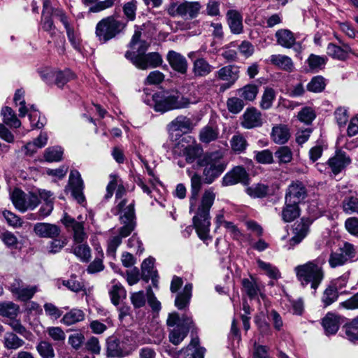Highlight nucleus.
Here are the masks:
<instances>
[{
	"label": "nucleus",
	"instance_id": "1",
	"mask_svg": "<svg viewBox=\"0 0 358 358\" xmlns=\"http://www.w3.org/2000/svg\"><path fill=\"white\" fill-rule=\"evenodd\" d=\"M126 203L127 201L124 199L117 205L118 211L121 213L120 222L123 226L120 228L118 235L112 236L108 241L106 253L113 258L115 257L116 250L122 243V239L129 236L136 227L134 204L130 203L124 208Z\"/></svg>",
	"mask_w": 358,
	"mask_h": 358
},
{
	"label": "nucleus",
	"instance_id": "2",
	"mask_svg": "<svg viewBox=\"0 0 358 358\" xmlns=\"http://www.w3.org/2000/svg\"><path fill=\"white\" fill-rule=\"evenodd\" d=\"M324 258L318 257L294 268L296 278L303 287L310 285L316 292L324 278Z\"/></svg>",
	"mask_w": 358,
	"mask_h": 358
},
{
	"label": "nucleus",
	"instance_id": "3",
	"mask_svg": "<svg viewBox=\"0 0 358 358\" xmlns=\"http://www.w3.org/2000/svg\"><path fill=\"white\" fill-rule=\"evenodd\" d=\"M215 199V194L210 189L204 192L201 203L198 208L197 214L193 217V223L199 238L206 240L210 231V210Z\"/></svg>",
	"mask_w": 358,
	"mask_h": 358
},
{
	"label": "nucleus",
	"instance_id": "4",
	"mask_svg": "<svg viewBox=\"0 0 358 358\" xmlns=\"http://www.w3.org/2000/svg\"><path fill=\"white\" fill-rule=\"evenodd\" d=\"M198 165L203 167V176L206 184H211L225 170L227 162L221 152L215 151L205 153L198 161Z\"/></svg>",
	"mask_w": 358,
	"mask_h": 358
},
{
	"label": "nucleus",
	"instance_id": "5",
	"mask_svg": "<svg viewBox=\"0 0 358 358\" xmlns=\"http://www.w3.org/2000/svg\"><path fill=\"white\" fill-rule=\"evenodd\" d=\"M152 100L155 110L161 113L185 108L190 104L189 99L178 91L155 93Z\"/></svg>",
	"mask_w": 358,
	"mask_h": 358
},
{
	"label": "nucleus",
	"instance_id": "6",
	"mask_svg": "<svg viewBox=\"0 0 358 358\" xmlns=\"http://www.w3.org/2000/svg\"><path fill=\"white\" fill-rule=\"evenodd\" d=\"M127 22L114 15L101 20L96 25L95 36L100 43L104 44L124 31Z\"/></svg>",
	"mask_w": 358,
	"mask_h": 358
},
{
	"label": "nucleus",
	"instance_id": "7",
	"mask_svg": "<svg viewBox=\"0 0 358 358\" xmlns=\"http://www.w3.org/2000/svg\"><path fill=\"white\" fill-rule=\"evenodd\" d=\"M167 326L170 328L169 341L175 345L180 344L187 336L189 329L193 327L194 322L191 316L185 314L181 317L178 313H170L166 320Z\"/></svg>",
	"mask_w": 358,
	"mask_h": 358
},
{
	"label": "nucleus",
	"instance_id": "8",
	"mask_svg": "<svg viewBox=\"0 0 358 358\" xmlns=\"http://www.w3.org/2000/svg\"><path fill=\"white\" fill-rule=\"evenodd\" d=\"M190 140H192L191 136L184 137L174 148V153L184 157L188 164H192L196 160L198 162L203 155V150L201 145L194 139L191 143H188Z\"/></svg>",
	"mask_w": 358,
	"mask_h": 358
},
{
	"label": "nucleus",
	"instance_id": "9",
	"mask_svg": "<svg viewBox=\"0 0 358 358\" xmlns=\"http://www.w3.org/2000/svg\"><path fill=\"white\" fill-rule=\"evenodd\" d=\"M202 9V5L199 1H184L180 3H171L168 8V13L171 16H180L185 20L196 18Z\"/></svg>",
	"mask_w": 358,
	"mask_h": 358
},
{
	"label": "nucleus",
	"instance_id": "10",
	"mask_svg": "<svg viewBox=\"0 0 358 358\" xmlns=\"http://www.w3.org/2000/svg\"><path fill=\"white\" fill-rule=\"evenodd\" d=\"M10 199L15 207L21 212L34 210L40 203L38 194L33 192L25 194L21 189L15 188L10 194Z\"/></svg>",
	"mask_w": 358,
	"mask_h": 358
},
{
	"label": "nucleus",
	"instance_id": "11",
	"mask_svg": "<svg viewBox=\"0 0 358 358\" xmlns=\"http://www.w3.org/2000/svg\"><path fill=\"white\" fill-rule=\"evenodd\" d=\"M62 223L73 234L74 243H82L87 238V234L85 231L84 221H77L75 218L65 215L62 219Z\"/></svg>",
	"mask_w": 358,
	"mask_h": 358
},
{
	"label": "nucleus",
	"instance_id": "12",
	"mask_svg": "<svg viewBox=\"0 0 358 358\" xmlns=\"http://www.w3.org/2000/svg\"><path fill=\"white\" fill-rule=\"evenodd\" d=\"M346 285L345 278H338L331 283L324 290L321 301L324 307H327L337 301L338 298V289L344 287Z\"/></svg>",
	"mask_w": 358,
	"mask_h": 358
},
{
	"label": "nucleus",
	"instance_id": "13",
	"mask_svg": "<svg viewBox=\"0 0 358 358\" xmlns=\"http://www.w3.org/2000/svg\"><path fill=\"white\" fill-rule=\"evenodd\" d=\"M307 196L306 186L300 181L292 182L287 187L285 201L288 203L299 204Z\"/></svg>",
	"mask_w": 358,
	"mask_h": 358
},
{
	"label": "nucleus",
	"instance_id": "14",
	"mask_svg": "<svg viewBox=\"0 0 358 358\" xmlns=\"http://www.w3.org/2000/svg\"><path fill=\"white\" fill-rule=\"evenodd\" d=\"M249 175L245 169L238 166L227 173L222 178V184L224 186L234 185L237 183L248 185L249 183Z\"/></svg>",
	"mask_w": 358,
	"mask_h": 358
},
{
	"label": "nucleus",
	"instance_id": "15",
	"mask_svg": "<svg viewBox=\"0 0 358 358\" xmlns=\"http://www.w3.org/2000/svg\"><path fill=\"white\" fill-rule=\"evenodd\" d=\"M215 76L221 80L227 81L220 89L222 91L231 87L239 78V68L235 65L225 66L215 73Z\"/></svg>",
	"mask_w": 358,
	"mask_h": 358
},
{
	"label": "nucleus",
	"instance_id": "16",
	"mask_svg": "<svg viewBox=\"0 0 358 358\" xmlns=\"http://www.w3.org/2000/svg\"><path fill=\"white\" fill-rule=\"evenodd\" d=\"M130 350L125 343L115 336H110L106 340V356L121 358L129 355Z\"/></svg>",
	"mask_w": 358,
	"mask_h": 358
},
{
	"label": "nucleus",
	"instance_id": "17",
	"mask_svg": "<svg viewBox=\"0 0 358 358\" xmlns=\"http://www.w3.org/2000/svg\"><path fill=\"white\" fill-rule=\"evenodd\" d=\"M163 62L162 56L158 52H150L143 57H133L132 64L139 69L145 70L148 68H156Z\"/></svg>",
	"mask_w": 358,
	"mask_h": 358
},
{
	"label": "nucleus",
	"instance_id": "18",
	"mask_svg": "<svg viewBox=\"0 0 358 358\" xmlns=\"http://www.w3.org/2000/svg\"><path fill=\"white\" fill-rule=\"evenodd\" d=\"M241 120V127L247 129L259 127L263 124L262 113L255 107L246 108Z\"/></svg>",
	"mask_w": 358,
	"mask_h": 358
},
{
	"label": "nucleus",
	"instance_id": "19",
	"mask_svg": "<svg viewBox=\"0 0 358 358\" xmlns=\"http://www.w3.org/2000/svg\"><path fill=\"white\" fill-rule=\"evenodd\" d=\"M69 185L71 189V195L80 204H83L85 201V196L83 192V182L81 179L80 173L76 170H72L69 175Z\"/></svg>",
	"mask_w": 358,
	"mask_h": 358
},
{
	"label": "nucleus",
	"instance_id": "20",
	"mask_svg": "<svg viewBox=\"0 0 358 358\" xmlns=\"http://www.w3.org/2000/svg\"><path fill=\"white\" fill-rule=\"evenodd\" d=\"M350 163L351 159L350 157L346 155L345 152L337 150L335 155L329 159L327 164L331 171L334 175H337Z\"/></svg>",
	"mask_w": 358,
	"mask_h": 358
},
{
	"label": "nucleus",
	"instance_id": "21",
	"mask_svg": "<svg viewBox=\"0 0 358 358\" xmlns=\"http://www.w3.org/2000/svg\"><path fill=\"white\" fill-rule=\"evenodd\" d=\"M34 233L41 238H55L61 233V229L55 224L38 222L34 226Z\"/></svg>",
	"mask_w": 358,
	"mask_h": 358
},
{
	"label": "nucleus",
	"instance_id": "22",
	"mask_svg": "<svg viewBox=\"0 0 358 358\" xmlns=\"http://www.w3.org/2000/svg\"><path fill=\"white\" fill-rule=\"evenodd\" d=\"M166 60L174 71L181 74L187 73L188 63L186 58L180 53L174 50H169L166 55Z\"/></svg>",
	"mask_w": 358,
	"mask_h": 358
},
{
	"label": "nucleus",
	"instance_id": "23",
	"mask_svg": "<svg viewBox=\"0 0 358 358\" xmlns=\"http://www.w3.org/2000/svg\"><path fill=\"white\" fill-rule=\"evenodd\" d=\"M277 43L285 48H294L297 50L295 46L297 45L299 49L301 48L299 43L296 41V37L293 32L287 29H281L278 30L275 34Z\"/></svg>",
	"mask_w": 358,
	"mask_h": 358
},
{
	"label": "nucleus",
	"instance_id": "24",
	"mask_svg": "<svg viewBox=\"0 0 358 358\" xmlns=\"http://www.w3.org/2000/svg\"><path fill=\"white\" fill-rule=\"evenodd\" d=\"M52 7L49 0H44L41 26L51 36L55 34V26L52 19Z\"/></svg>",
	"mask_w": 358,
	"mask_h": 358
},
{
	"label": "nucleus",
	"instance_id": "25",
	"mask_svg": "<svg viewBox=\"0 0 358 358\" xmlns=\"http://www.w3.org/2000/svg\"><path fill=\"white\" fill-rule=\"evenodd\" d=\"M311 222L308 220L301 219V222L296 223L293 229L294 236L289 241V249H292L298 245L307 236L309 232V227Z\"/></svg>",
	"mask_w": 358,
	"mask_h": 358
},
{
	"label": "nucleus",
	"instance_id": "26",
	"mask_svg": "<svg viewBox=\"0 0 358 358\" xmlns=\"http://www.w3.org/2000/svg\"><path fill=\"white\" fill-rule=\"evenodd\" d=\"M226 19L232 34H240L243 31V16L238 10L234 9L227 10Z\"/></svg>",
	"mask_w": 358,
	"mask_h": 358
},
{
	"label": "nucleus",
	"instance_id": "27",
	"mask_svg": "<svg viewBox=\"0 0 358 358\" xmlns=\"http://www.w3.org/2000/svg\"><path fill=\"white\" fill-rule=\"evenodd\" d=\"M327 53L331 57L345 61L349 57V54L353 53L350 46L347 43H342V46L336 45L334 43H329L327 48Z\"/></svg>",
	"mask_w": 358,
	"mask_h": 358
},
{
	"label": "nucleus",
	"instance_id": "28",
	"mask_svg": "<svg viewBox=\"0 0 358 358\" xmlns=\"http://www.w3.org/2000/svg\"><path fill=\"white\" fill-rule=\"evenodd\" d=\"M270 63L278 69L291 73L294 70V64L289 56L278 54L272 55L269 57Z\"/></svg>",
	"mask_w": 358,
	"mask_h": 358
},
{
	"label": "nucleus",
	"instance_id": "29",
	"mask_svg": "<svg viewBox=\"0 0 358 358\" xmlns=\"http://www.w3.org/2000/svg\"><path fill=\"white\" fill-rule=\"evenodd\" d=\"M47 77L54 79V83L59 88L63 87L68 82L75 78V74L69 69L64 71H51Z\"/></svg>",
	"mask_w": 358,
	"mask_h": 358
},
{
	"label": "nucleus",
	"instance_id": "30",
	"mask_svg": "<svg viewBox=\"0 0 358 358\" xmlns=\"http://www.w3.org/2000/svg\"><path fill=\"white\" fill-rule=\"evenodd\" d=\"M187 173L190 177L191 180V196L189 198V203L190 207L192 208L195 206L196 200L201 188L202 178L199 173H194L190 169L187 170Z\"/></svg>",
	"mask_w": 358,
	"mask_h": 358
},
{
	"label": "nucleus",
	"instance_id": "31",
	"mask_svg": "<svg viewBox=\"0 0 358 358\" xmlns=\"http://www.w3.org/2000/svg\"><path fill=\"white\" fill-rule=\"evenodd\" d=\"M213 70V66L204 58H198L193 62L192 71L195 78L206 77Z\"/></svg>",
	"mask_w": 358,
	"mask_h": 358
},
{
	"label": "nucleus",
	"instance_id": "32",
	"mask_svg": "<svg viewBox=\"0 0 358 358\" xmlns=\"http://www.w3.org/2000/svg\"><path fill=\"white\" fill-rule=\"evenodd\" d=\"M271 136L275 143L284 144L290 137L289 129L287 125L277 124L273 127Z\"/></svg>",
	"mask_w": 358,
	"mask_h": 358
},
{
	"label": "nucleus",
	"instance_id": "33",
	"mask_svg": "<svg viewBox=\"0 0 358 358\" xmlns=\"http://www.w3.org/2000/svg\"><path fill=\"white\" fill-rule=\"evenodd\" d=\"M322 325L326 334H335L339 328V317L334 313H328L323 318Z\"/></svg>",
	"mask_w": 358,
	"mask_h": 358
},
{
	"label": "nucleus",
	"instance_id": "34",
	"mask_svg": "<svg viewBox=\"0 0 358 358\" xmlns=\"http://www.w3.org/2000/svg\"><path fill=\"white\" fill-rule=\"evenodd\" d=\"M192 285L187 283L185 285L182 291L178 293L175 299V306L180 310L188 306L192 297Z\"/></svg>",
	"mask_w": 358,
	"mask_h": 358
},
{
	"label": "nucleus",
	"instance_id": "35",
	"mask_svg": "<svg viewBox=\"0 0 358 358\" xmlns=\"http://www.w3.org/2000/svg\"><path fill=\"white\" fill-rule=\"evenodd\" d=\"M109 295L113 305L117 306L122 299L127 296V292L124 287L115 280L112 281L111 288L109 289Z\"/></svg>",
	"mask_w": 358,
	"mask_h": 358
},
{
	"label": "nucleus",
	"instance_id": "36",
	"mask_svg": "<svg viewBox=\"0 0 358 358\" xmlns=\"http://www.w3.org/2000/svg\"><path fill=\"white\" fill-rule=\"evenodd\" d=\"M218 137V128L210 125H206L201 128L199 134V141L205 144H208L216 141Z\"/></svg>",
	"mask_w": 358,
	"mask_h": 358
},
{
	"label": "nucleus",
	"instance_id": "37",
	"mask_svg": "<svg viewBox=\"0 0 358 358\" xmlns=\"http://www.w3.org/2000/svg\"><path fill=\"white\" fill-rule=\"evenodd\" d=\"M110 180L109 183L108 184L106 187V194L105 195V198L106 199H110L113 194L115 189L117 187L116 193H115V197L117 199H120L122 197V196L125 193V188L123 186L122 184L118 185V180L117 176L115 175H110Z\"/></svg>",
	"mask_w": 358,
	"mask_h": 358
},
{
	"label": "nucleus",
	"instance_id": "38",
	"mask_svg": "<svg viewBox=\"0 0 358 358\" xmlns=\"http://www.w3.org/2000/svg\"><path fill=\"white\" fill-rule=\"evenodd\" d=\"M259 92V87L255 84H248L239 88L236 91V94L239 96L243 101H253Z\"/></svg>",
	"mask_w": 358,
	"mask_h": 358
},
{
	"label": "nucleus",
	"instance_id": "39",
	"mask_svg": "<svg viewBox=\"0 0 358 358\" xmlns=\"http://www.w3.org/2000/svg\"><path fill=\"white\" fill-rule=\"evenodd\" d=\"M3 123L11 128H19L21 126L20 120L17 117L14 110L8 106H5L1 109Z\"/></svg>",
	"mask_w": 358,
	"mask_h": 358
},
{
	"label": "nucleus",
	"instance_id": "40",
	"mask_svg": "<svg viewBox=\"0 0 358 358\" xmlns=\"http://www.w3.org/2000/svg\"><path fill=\"white\" fill-rule=\"evenodd\" d=\"M299 204L288 203L285 201L282 211V219L285 222H291L299 216Z\"/></svg>",
	"mask_w": 358,
	"mask_h": 358
},
{
	"label": "nucleus",
	"instance_id": "41",
	"mask_svg": "<svg viewBox=\"0 0 358 358\" xmlns=\"http://www.w3.org/2000/svg\"><path fill=\"white\" fill-rule=\"evenodd\" d=\"M3 343L5 348L13 350L19 349L24 344V341L13 332L5 334Z\"/></svg>",
	"mask_w": 358,
	"mask_h": 358
},
{
	"label": "nucleus",
	"instance_id": "42",
	"mask_svg": "<svg viewBox=\"0 0 358 358\" xmlns=\"http://www.w3.org/2000/svg\"><path fill=\"white\" fill-rule=\"evenodd\" d=\"M20 310L18 305L12 301H1L0 302V315L10 318L15 319Z\"/></svg>",
	"mask_w": 358,
	"mask_h": 358
},
{
	"label": "nucleus",
	"instance_id": "43",
	"mask_svg": "<svg viewBox=\"0 0 358 358\" xmlns=\"http://www.w3.org/2000/svg\"><path fill=\"white\" fill-rule=\"evenodd\" d=\"M73 254L83 262L91 259V249L87 243H75L72 247Z\"/></svg>",
	"mask_w": 358,
	"mask_h": 358
},
{
	"label": "nucleus",
	"instance_id": "44",
	"mask_svg": "<svg viewBox=\"0 0 358 358\" xmlns=\"http://www.w3.org/2000/svg\"><path fill=\"white\" fill-rule=\"evenodd\" d=\"M327 61V58L325 56L310 54L306 60V63L310 70L316 73L324 68Z\"/></svg>",
	"mask_w": 358,
	"mask_h": 358
},
{
	"label": "nucleus",
	"instance_id": "45",
	"mask_svg": "<svg viewBox=\"0 0 358 358\" xmlns=\"http://www.w3.org/2000/svg\"><path fill=\"white\" fill-rule=\"evenodd\" d=\"M85 319V313L80 309L73 308L66 313L62 317V322L67 325H72Z\"/></svg>",
	"mask_w": 358,
	"mask_h": 358
},
{
	"label": "nucleus",
	"instance_id": "46",
	"mask_svg": "<svg viewBox=\"0 0 358 358\" xmlns=\"http://www.w3.org/2000/svg\"><path fill=\"white\" fill-rule=\"evenodd\" d=\"M268 186L262 183L254 184L245 189L246 193L255 199L266 197L268 194Z\"/></svg>",
	"mask_w": 358,
	"mask_h": 358
},
{
	"label": "nucleus",
	"instance_id": "47",
	"mask_svg": "<svg viewBox=\"0 0 358 358\" xmlns=\"http://www.w3.org/2000/svg\"><path fill=\"white\" fill-rule=\"evenodd\" d=\"M171 128L174 131H187L192 128V122L186 116H178L170 123Z\"/></svg>",
	"mask_w": 358,
	"mask_h": 358
},
{
	"label": "nucleus",
	"instance_id": "48",
	"mask_svg": "<svg viewBox=\"0 0 358 358\" xmlns=\"http://www.w3.org/2000/svg\"><path fill=\"white\" fill-rule=\"evenodd\" d=\"M221 0H207L205 4V13L206 15L218 19L222 17L220 10Z\"/></svg>",
	"mask_w": 358,
	"mask_h": 358
},
{
	"label": "nucleus",
	"instance_id": "49",
	"mask_svg": "<svg viewBox=\"0 0 358 358\" xmlns=\"http://www.w3.org/2000/svg\"><path fill=\"white\" fill-rule=\"evenodd\" d=\"M342 208L346 214H358V196H346L342 201Z\"/></svg>",
	"mask_w": 358,
	"mask_h": 358
},
{
	"label": "nucleus",
	"instance_id": "50",
	"mask_svg": "<svg viewBox=\"0 0 358 358\" xmlns=\"http://www.w3.org/2000/svg\"><path fill=\"white\" fill-rule=\"evenodd\" d=\"M232 150L236 153L245 152L248 144L245 138L242 134L234 135L230 141Z\"/></svg>",
	"mask_w": 358,
	"mask_h": 358
},
{
	"label": "nucleus",
	"instance_id": "51",
	"mask_svg": "<svg viewBox=\"0 0 358 358\" xmlns=\"http://www.w3.org/2000/svg\"><path fill=\"white\" fill-rule=\"evenodd\" d=\"M96 250L98 251V255L95 257L94 260L89 264L87 268V271L89 273H95L104 269V265L103 264V252L100 247H96Z\"/></svg>",
	"mask_w": 358,
	"mask_h": 358
},
{
	"label": "nucleus",
	"instance_id": "52",
	"mask_svg": "<svg viewBox=\"0 0 358 358\" xmlns=\"http://www.w3.org/2000/svg\"><path fill=\"white\" fill-rule=\"evenodd\" d=\"M275 92L271 87H266L262 96L259 106L263 110H268L271 108L273 102L275 99Z\"/></svg>",
	"mask_w": 358,
	"mask_h": 358
},
{
	"label": "nucleus",
	"instance_id": "53",
	"mask_svg": "<svg viewBox=\"0 0 358 358\" xmlns=\"http://www.w3.org/2000/svg\"><path fill=\"white\" fill-rule=\"evenodd\" d=\"M326 87L325 79L322 76H316L312 78L307 84V90L313 93L322 92Z\"/></svg>",
	"mask_w": 358,
	"mask_h": 358
},
{
	"label": "nucleus",
	"instance_id": "54",
	"mask_svg": "<svg viewBox=\"0 0 358 358\" xmlns=\"http://www.w3.org/2000/svg\"><path fill=\"white\" fill-rule=\"evenodd\" d=\"M154 262L155 259L150 257L145 259L141 264L142 279L146 282L150 280L151 275L157 273V271L153 269Z\"/></svg>",
	"mask_w": 358,
	"mask_h": 358
},
{
	"label": "nucleus",
	"instance_id": "55",
	"mask_svg": "<svg viewBox=\"0 0 358 358\" xmlns=\"http://www.w3.org/2000/svg\"><path fill=\"white\" fill-rule=\"evenodd\" d=\"M36 349L41 358H54L55 356L52 344L46 341H40Z\"/></svg>",
	"mask_w": 358,
	"mask_h": 358
},
{
	"label": "nucleus",
	"instance_id": "56",
	"mask_svg": "<svg viewBox=\"0 0 358 358\" xmlns=\"http://www.w3.org/2000/svg\"><path fill=\"white\" fill-rule=\"evenodd\" d=\"M245 107L243 100L239 96H232L227 100V108L232 114L239 113Z\"/></svg>",
	"mask_w": 358,
	"mask_h": 358
},
{
	"label": "nucleus",
	"instance_id": "57",
	"mask_svg": "<svg viewBox=\"0 0 358 358\" xmlns=\"http://www.w3.org/2000/svg\"><path fill=\"white\" fill-rule=\"evenodd\" d=\"M63 150L61 147L54 146L47 148L44 153V158L47 162H59L62 159Z\"/></svg>",
	"mask_w": 358,
	"mask_h": 358
},
{
	"label": "nucleus",
	"instance_id": "58",
	"mask_svg": "<svg viewBox=\"0 0 358 358\" xmlns=\"http://www.w3.org/2000/svg\"><path fill=\"white\" fill-rule=\"evenodd\" d=\"M257 263L258 266L262 269L269 278L278 279L280 277V273L275 266L261 259H258Z\"/></svg>",
	"mask_w": 358,
	"mask_h": 358
},
{
	"label": "nucleus",
	"instance_id": "59",
	"mask_svg": "<svg viewBox=\"0 0 358 358\" xmlns=\"http://www.w3.org/2000/svg\"><path fill=\"white\" fill-rule=\"evenodd\" d=\"M292 152L287 146L280 147L275 152V157L280 164H287L292 159Z\"/></svg>",
	"mask_w": 358,
	"mask_h": 358
},
{
	"label": "nucleus",
	"instance_id": "60",
	"mask_svg": "<svg viewBox=\"0 0 358 358\" xmlns=\"http://www.w3.org/2000/svg\"><path fill=\"white\" fill-rule=\"evenodd\" d=\"M49 336L57 343L63 344L66 334L61 327H50L46 330Z\"/></svg>",
	"mask_w": 358,
	"mask_h": 358
},
{
	"label": "nucleus",
	"instance_id": "61",
	"mask_svg": "<svg viewBox=\"0 0 358 358\" xmlns=\"http://www.w3.org/2000/svg\"><path fill=\"white\" fill-rule=\"evenodd\" d=\"M123 13L128 21H134L136 19V13L137 10V1L131 0L124 4L122 7Z\"/></svg>",
	"mask_w": 358,
	"mask_h": 358
},
{
	"label": "nucleus",
	"instance_id": "62",
	"mask_svg": "<svg viewBox=\"0 0 358 358\" xmlns=\"http://www.w3.org/2000/svg\"><path fill=\"white\" fill-rule=\"evenodd\" d=\"M38 291L37 286H24L20 289L16 295L17 298L22 301H27L31 299L34 294Z\"/></svg>",
	"mask_w": 358,
	"mask_h": 358
},
{
	"label": "nucleus",
	"instance_id": "63",
	"mask_svg": "<svg viewBox=\"0 0 358 358\" xmlns=\"http://www.w3.org/2000/svg\"><path fill=\"white\" fill-rule=\"evenodd\" d=\"M338 250L346 259L348 262L353 261L357 253L355 247L348 242H345Z\"/></svg>",
	"mask_w": 358,
	"mask_h": 358
},
{
	"label": "nucleus",
	"instance_id": "64",
	"mask_svg": "<svg viewBox=\"0 0 358 358\" xmlns=\"http://www.w3.org/2000/svg\"><path fill=\"white\" fill-rule=\"evenodd\" d=\"M29 117L33 129H41L46 124L45 117L41 116L40 113L37 110H34L29 113Z\"/></svg>",
	"mask_w": 358,
	"mask_h": 358
}]
</instances>
